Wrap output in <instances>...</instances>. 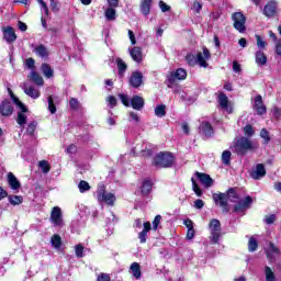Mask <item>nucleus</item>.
I'll list each match as a JSON object with an SVG mask.
<instances>
[{
  "instance_id": "nucleus-1",
  "label": "nucleus",
  "mask_w": 281,
  "mask_h": 281,
  "mask_svg": "<svg viewBox=\"0 0 281 281\" xmlns=\"http://www.w3.org/2000/svg\"><path fill=\"white\" fill-rule=\"evenodd\" d=\"M238 196V191L236 188H229L226 192L213 193V201L215 205L222 207L223 212L227 214L229 212V201L231 203H236Z\"/></svg>"
},
{
  "instance_id": "nucleus-2",
  "label": "nucleus",
  "mask_w": 281,
  "mask_h": 281,
  "mask_svg": "<svg viewBox=\"0 0 281 281\" xmlns=\"http://www.w3.org/2000/svg\"><path fill=\"white\" fill-rule=\"evenodd\" d=\"M155 168H172L175 166V155L170 151H160L151 160Z\"/></svg>"
},
{
  "instance_id": "nucleus-3",
  "label": "nucleus",
  "mask_w": 281,
  "mask_h": 281,
  "mask_svg": "<svg viewBox=\"0 0 281 281\" xmlns=\"http://www.w3.org/2000/svg\"><path fill=\"white\" fill-rule=\"evenodd\" d=\"M233 148L239 157H245L249 151L256 150L254 146V142L248 137L241 136L239 137L233 145Z\"/></svg>"
},
{
  "instance_id": "nucleus-4",
  "label": "nucleus",
  "mask_w": 281,
  "mask_h": 281,
  "mask_svg": "<svg viewBox=\"0 0 281 281\" xmlns=\"http://www.w3.org/2000/svg\"><path fill=\"white\" fill-rule=\"evenodd\" d=\"M97 200L99 203H105L106 205L113 207L117 199L115 198V193H106V184L100 182L97 187Z\"/></svg>"
},
{
  "instance_id": "nucleus-5",
  "label": "nucleus",
  "mask_w": 281,
  "mask_h": 281,
  "mask_svg": "<svg viewBox=\"0 0 281 281\" xmlns=\"http://www.w3.org/2000/svg\"><path fill=\"white\" fill-rule=\"evenodd\" d=\"M231 19L233 21L234 30L239 32V34H245L247 32V26L245 25V23H247V16H245L243 12H234Z\"/></svg>"
},
{
  "instance_id": "nucleus-6",
  "label": "nucleus",
  "mask_w": 281,
  "mask_h": 281,
  "mask_svg": "<svg viewBox=\"0 0 281 281\" xmlns=\"http://www.w3.org/2000/svg\"><path fill=\"white\" fill-rule=\"evenodd\" d=\"M209 229L211 232L210 241L212 245H218V240H221V221L216 218H212L209 223Z\"/></svg>"
},
{
  "instance_id": "nucleus-7",
  "label": "nucleus",
  "mask_w": 281,
  "mask_h": 281,
  "mask_svg": "<svg viewBox=\"0 0 281 281\" xmlns=\"http://www.w3.org/2000/svg\"><path fill=\"white\" fill-rule=\"evenodd\" d=\"M251 205H254V198L246 195L233 206V214H245V211L250 210Z\"/></svg>"
},
{
  "instance_id": "nucleus-8",
  "label": "nucleus",
  "mask_w": 281,
  "mask_h": 281,
  "mask_svg": "<svg viewBox=\"0 0 281 281\" xmlns=\"http://www.w3.org/2000/svg\"><path fill=\"white\" fill-rule=\"evenodd\" d=\"M262 14L267 19H276L278 16V2L276 0L268 1L262 9Z\"/></svg>"
},
{
  "instance_id": "nucleus-9",
  "label": "nucleus",
  "mask_w": 281,
  "mask_h": 281,
  "mask_svg": "<svg viewBox=\"0 0 281 281\" xmlns=\"http://www.w3.org/2000/svg\"><path fill=\"white\" fill-rule=\"evenodd\" d=\"M188 78V71L183 68H178L175 72L167 75L168 87H171L177 80H186Z\"/></svg>"
},
{
  "instance_id": "nucleus-10",
  "label": "nucleus",
  "mask_w": 281,
  "mask_h": 281,
  "mask_svg": "<svg viewBox=\"0 0 281 281\" xmlns=\"http://www.w3.org/2000/svg\"><path fill=\"white\" fill-rule=\"evenodd\" d=\"M15 106L20 109V111H18L16 123L19 126H25V124H27V115H25V113H30V109L21 101L20 103H15Z\"/></svg>"
},
{
  "instance_id": "nucleus-11",
  "label": "nucleus",
  "mask_w": 281,
  "mask_h": 281,
  "mask_svg": "<svg viewBox=\"0 0 281 281\" xmlns=\"http://www.w3.org/2000/svg\"><path fill=\"white\" fill-rule=\"evenodd\" d=\"M8 198L11 205H21L23 203V195H8V191L3 190V187H0V201Z\"/></svg>"
},
{
  "instance_id": "nucleus-12",
  "label": "nucleus",
  "mask_w": 281,
  "mask_h": 281,
  "mask_svg": "<svg viewBox=\"0 0 281 281\" xmlns=\"http://www.w3.org/2000/svg\"><path fill=\"white\" fill-rule=\"evenodd\" d=\"M50 222L55 227L63 225V210L59 206H54L50 212Z\"/></svg>"
},
{
  "instance_id": "nucleus-13",
  "label": "nucleus",
  "mask_w": 281,
  "mask_h": 281,
  "mask_svg": "<svg viewBox=\"0 0 281 281\" xmlns=\"http://www.w3.org/2000/svg\"><path fill=\"white\" fill-rule=\"evenodd\" d=\"M14 113V106L12 105V102L9 101V99H4L0 103V115L2 117H10Z\"/></svg>"
},
{
  "instance_id": "nucleus-14",
  "label": "nucleus",
  "mask_w": 281,
  "mask_h": 281,
  "mask_svg": "<svg viewBox=\"0 0 281 281\" xmlns=\"http://www.w3.org/2000/svg\"><path fill=\"white\" fill-rule=\"evenodd\" d=\"M128 82L134 89H139L144 85V74L142 71H133Z\"/></svg>"
},
{
  "instance_id": "nucleus-15",
  "label": "nucleus",
  "mask_w": 281,
  "mask_h": 281,
  "mask_svg": "<svg viewBox=\"0 0 281 281\" xmlns=\"http://www.w3.org/2000/svg\"><path fill=\"white\" fill-rule=\"evenodd\" d=\"M195 177L204 188H212L214 186V179L207 173L195 171Z\"/></svg>"
},
{
  "instance_id": "nucleus-16",
  "label": "nucleus",
  "mask_w": 281,
  "mask_h": 281,
  "mask_svg": "<svg viewBox=\"0 0 281 281\" xmlns=\"http://www.w3.org/2000/svg\"><path fill=\"white\" fill-rule=\"evenodd\" d=\"M254 109L257 115H265V113H267V105H265V101H262V95L258 94L255 97Z\"/></svg>"
},
{
  "instance_id": "nucleus-17",
  "label": "nucleus",
  "mask_w": 281,
  "mask_h": 281,
  "mask_svg": "<svg viewBox=\"0 0 281 281\" xmlns=\"http://www.w3.org/2000/svg\"><path fill=\"white\" fill-rule=\"evenodd\" d=\"M143 231L138 233V240L140 245L146 244V240L148 238V232L153 229L150 222H145L143 224Z\"/></svg>"
},
{
  "instance_id": "nucleus-18",
  "label": "nucleus",
  "mask_w": 281,
  "mask_h": 281,
  "mask_svg": "<svg viewBox=\"0 0 281 281\" xmlns=\"http://www.w3.org/2000/svg\"><path fill=\"white\" fill-rule=\"evenodd\" d=\"M267 176V169L263 164H257L256 170L250 171L251 179L258 180Z\"/></svg>"
},
{
  "instance_id": "nucleus-19",
  "label": "nucleus",
  "mask_w": 281,
  "mask_h": 281,
  "mask_svg": "<svg viewBox=\"0 0 281 281\" xmlns=\"http://www.w3.org/2000/svg\"><path fill=\"white\" fill-rule=\"evenodd\" d=\"M145 104H146V101H144V98L135 94L131 99L130 106H132V109H134V111H142V109H144Z\"/></svg>"
},
{
  "instance_id": "nucleus-20",
  "label": "nucleus",
  "mask_w": 281,
  "mask_h": 281,
  "mask_svg": "<svg viewBox=\"0 0 281 281\" xmlns=\"http://www.w3.org/2000/svg\"><path fill=\"white\" fill-rule=\"evenodd\" d=\"M3 38L7 43H14L16 41V32L14 31V27L7 26L3 29Z\"/></svg>"
},
{
  "instance_id": "nucleus-21",
  "label": "nucleus",
  "mask_w": 281,
  "mask_h": 281,
  "mask_svg": "<svg viewBox=\"0 0 281 281\" xmlns=\"http://www.w3.org/2000/svg\"><path fill=\"white\" fill-rule=\"evenodd\" d=\"M153 192V180L146 178L140 184V194L142 196H148Z\"/></svg>"
},
{
  "instance_id": "nucleus-22",
  "label": "nucleus",
  "mask_w": 281,
  "mask_h": 281,
  "mask_svg": "<svg viewBox=\"0 0 281 281\" xmlns=\"http://www.w3.org/2000/svg\"><path fill=\"white\" fill-rule=\"evenodd\" d=\"M7 181L11 190H19L21 188V182L19 181V179H16V176H14L13 172H9L7 175Z\"/></svg>"
},
{
  "instance_id": "nucleus-23",
  "label": "nucleus",
  "mask_w": 281,
  "mask_h": 281,
  "mask_svg": "<svg viewBox=\"0 0 281 281\" xmlns=\"http://www.w3.org/2000/svg\"><path fill=\"white\" fill-rule=\"evenodd\" d=\"M200 130L202 132V135L205 137L214 136V127L212 126V123H210V122H202L200 125Z\"/></svg>"
},
{
  "instance_id": "nucleus-24",
  "label": "nucleus",
  "mask_w": 281,
  "mask_h": 281,
  "mask_svg": "<svg viewBox=\"0 0 281 281\" xmlns=\"http://www.w3.org/2000/svg\"><path fill=\"white\" fill-rule=\"evenodd\" d=\"M130 56L132 57V60H134L135 63H142V60H144V54L142 53V47L139 46H134L130 50Z\"/></svg>"
},
{
  "instance_id": "nucleus-25",
  "label": "nucleus",
  "mask_w": 281,
  "mask_h": 281,
  "mask_svg": "<svg viewBox=\"0 0 281 281\" xmlns=\"http://www.w3.org/2000/svg\"><path fill=\"white\" fill-rule=\"evenodd\" d=\"M150 8H153V0H142L139 10L144 16L150 14Z\"/></svg>"
},
{
  "instance_id": "nucleus-26",
  "label": "nucleus",
  "mask_w": 281,
  "mask_h": 281,
  "mask_svg": "<svg viewBox=\"0 0 281 281\" xmlns=\"http://www.w3.org/2000/svg\"><path fill=\"white\" fill-rule=\"evenodd\" d=\"M130 271L136 280L142 278V266L138 262H133L130 267Z\"/></svg>"
},
{
  "instance_id": "nucleus-27",
  "label": "nucleus",
  "mask_w": 281,
  "mask_h": 281,
  "mask_svg": "<svg viewBox=\"0 0 281 281\" xmlns=\"http://www.w3.org/2000/svg\"><path fill=\"white\" fill-rule=\"evenodd\" d=\"M116 67L119 69V77L124 78V74H126V69H128V65H126V63H124L122 58L117 57Z\"/></svg>"
},
{
  "instance_id": "nucleus-28",
  "label": "nucleus",
  "mask_w": 281,
  "mask_h": 281,
  "mask_svg": "<svg viewBox=\"0 0 281 281\" xmlns=\"http://www.w3.org/2000/svg\"><path fill=\"white\" fill-rule=\"evenodd\" d=\"M34 53L36 56H40V58H47L49 56V52L47 50V47L43 44L37 45L34 48Z\"/></svg>"
},
{
  "instance_id": "nucleus-29",
  "label": "nucleus",
  "mask_w": 281,
  "mask_h": 281,
  "mask_svg": "<svg viewBox=\"0 0 281 281\" xmlns=\"http://www.w3.org/2000/svg\"><path fill=\"white\" fill-rule=\"evenodd\" d=\"M217 102L221 109H228L229 106V99L227 98V94H225L224 92L218 93Z\"/></svg>"
},
{
  "instance_id": "nucleus-30",
  "label": "nucleus",
  "mask_w": 281,
  "mask_h": 281,
  "mask_svg": "<svg viewBox=\"0 0 281 281\" xmlns=\"http://www.w3.org/2000/svg\"><path fill=\"white\" fill-rule=\"evenodd\" d=\"M24 93L29 95V98H33V100L41 98V91L36 90L33 86L24 88Z\"/></svg>"
},
{
  "instance_id": "nucleus-31",
  "label": "nucleus",
  "mask_w": 281,
  "mask_h": 281,
  "mask_svg": "<svg viewBox=\"0 0 281 281\" xmlns=\"http://www.w3.org/2000/svg\"><path fill=\"white\" fill-rule=\"evenodd\" d=\"M41 70H42L43 75L45 76V78H54V68H52V66L49 64H47V63L42 64Z\"/></svg>"
},
{
  "instance_id": "nucleus-32",
  "label": "nucleus",
  "mask_w": 281,
  "mask_h": 281,
  "mask_svg": "<svg viewBox=\"0 0 281 281\" xmlns=\"http://www.w3.org/2000/svg\"><path fill=\"white\" fill-rule=\"evenodd\" d=\"M255 60L258 65L265 66L267 65V55L262 50H257L255 55Z\"/></svg>"
},
{
  "instance_id": "nucleus-33",
  "label": "nucleus",
  "mask_w": 281,
  "mask_h": 281,
  "mask_svg": "<svg viewBox=\"0 0 281 281\" xmlns=\"http://www.w3.org/2000/svg\"><path fill=\"white\" fill-rule=\"evenodd\" d=\"M50 245H53L55 249H60V247H63V238L60 237V235H53L50 238Z\"/></svg>"
},
{
  "instance_id": "nucleus-34",
  "label": "nucleus",
  "mask_w": 281,
  "mask_h": 281,
  "mask_svg": "<svg viewBox=\"0 0 281 281\" xmlns=\"http://www.w3.org/2000/svg\"><path fill=\"white\" fill-rule=\"evenodd\" d=\"M31 80L32 82L37 85V87H43V85L45 83V81L43 80V77H41V75L36 71L31 72Z\"/></svg>"
},
{
  "instance_id": "nucleus-35",
  "label": "nucleus",
  "mask_w": 281,
  "mask_h": 281,
  "mask_svg": "<svg viewBox=\"0 0 281 281\" xmlns=\"http://www.w3.org/2000/svg\"><path fill=\"white\" fill-rule=\"evenodd\" d=\"M104 16L106 21H115V19L117 18V11H115L114 8L110 7L105 10Z\"/></svg>"
},
{
  "instance_id": "nucleus-36",
  "label": "nucleus",
  "mask_w": 281,
  "mask_h": 281,
  "mask_svg": "<svg viewBox=\"0 0 281 281\" xmlns=\"http://www.w3.org/2000/svg\"><path fill=\"white\" fill-rule=\"evenodd\" d=\"M222 164L224 166H232V151L231 150H224L222 153Z\"/></svg>"
},
{
  "instance_id": "nucleus-37",
  "label": "nucleus",
  "mask_w": 281,
  "mask_h": 281,
  "mask_svg": "<svg viewBox=\"0 0 281 281\" xmlns=\"http://www.w3.org/2000/svg\"><path fill=\"white\" fill-rule=\"evenodd\" d=\"M38 168H41V170L44 175H47V172H49V170H52V165H49V162L47 160H41V161H38Z\"/></svg>"
},
{
  "instance_id": "nucleus-38",
  "label": "nucleus",
  "mask_w": 281,
  "mask_h": 281,
  "mask_svg": "<svg viewBox=\"0 0 281 281\" xmlns=\"http://www.w3.org/2000/svg\"><path fill=\"white\" fill-rule=\"evenodd\" d=\"M156 117H166V104H159L155 108Z\"/></svg>"
},
{
  "instance_id": "nucleus-39",
  "label": "nucleus",
  "mask_w": 281,
  "mask_h": 281,
  "mask_svg": "<svg viewBox=\"0 0 281 281\" xmlns=\"http://www.w3.org/2000/svg\"><path fill=\"white\" fill-rule=\"evenodd\" d=\"M265 273H266V281H276V272L271 270V267L266 266Z\"/></svg>"
},
{
  "instance_id": "nucleus-40",
  "label": "nucleus",
  "mask_w": 281,
  "mask_h": 281,
  "mask_svg": "<svg viewBox=\"0 0 281 281\" xmlns=\"http://www.w3.org/2000/svg\"><path fill=\"white\" fill-rule=\"evenodd\" d=\"M260 137L263 139V146H267L269 142H271V136H269V131L267 128L260 131Z\"/></svg>"
},
{
  "instance_id": "nucleus-41",
  "label": "nucleus",
  "mask_w": 281,
  "mask_h": 281,
  "mask_svg": "<svg viewBox=\"0 0 281 281\" xmlns=\"http://www.w3.org/2000/svg\"><path fill=\"white\" fill-rule=\"evenodd\" d=\"M184 60L187 61V65H189V67H196V56H194L193 54H187Z\"/></svg>"
},
{
  "instance_id": "nucleus-42",
  "label": "nucleus",
  "mask_w": 281,
  "mask_h": 281,
  "mask_svg": "<svg viewBox=\"0 0 281 281\" xmlns=\"http://www.w3.org/2000/svg\"><path fill=\"white\" fill-rule=\"evenodd\" d=\"M191 182H192V190L193 192H195L196 196H203V190L201 189V187H199V183H196V180H194V178H191Z\"/></svg>"
},
{
  "instance_id": "nucleus-43",
  "label": "nucleus",
  "mask_w": 281,
  "mask_h": 281,
  "mask_svg": "<svg viewBox=\"0 0 281 281\" xmlns=\"http://www.w3.org/2000/svg\"><path fill=\"white\" fill-rule=\"evenodd\" d=\"M258 249V240L256 237H250L248 241V251H256Z\"/></svg>"
},
{
  "instance_id": "nucleus-44",
  "label": "nucleus",
  "mask_w": 281,
  "mask_h": 281,
  "mask_svg": "<svg viewBox=\"0 0 281 281\" xmlns=\"http://www.w3.org/2000/svg\"><path fill=\"white\" fill-rule=\"evenodd\" d=\"M78 188L81 193L89 192V190H91V186L85 180L79 182Z\"/></svg>"
},
{
  "instance_id": "nucleus-45",
  "label": "nucleus",
  "mask_w": 281,
  "mask_h": 281,
  "mask_svg": "<svg viewBox=\"0 0 281 281\" xmlns=\"http://www.w3.org/2000/svg\"><path fill=\"white\" fill-rule=\"evenodd\" d=\"M196 64L200 65V67H207V61L205 60V57H203V53H198L195 57Z\"/></svg>"
},
{
  "instance_id": "nucleus-46",
  "label": "nucleus",
  "mask_w": 281,
  "mask_h": 281,
  "mask_svg": "<svg viewBox=\"0 0 281 281\" xmlns=\"http://www.w3.org/2000/svg\"><path fill=\"white\" fill-rule=\"evenodd\" d=\"M244 134L246 135V137H254V135H256V131H254V125L247 124L244 127Z\"/></svg>"
},
{
  "instance_id": "nucleus-47",
  "label": "nucleus",
  "mask_w": 281,
  "mask_h": 281,
  "mask_svg": "<svg viewBox=\"0 0 281 281\" xmlns=\"http://www.w3.org/2000/svg\"><path fill=\"white\" fill-rule=\"evenodd\" d=\"M36 122L29 123L26 126V135H30L32 137V135H34V133L36 132Z\"/></svg>"
},
{
  "instance_id": "nucleus-48",
  "label": "nucleus",
  "mask_w": 281,
  "mask_h": 281,
  "mask_svg": "<svg viewBox=\"0 0 281 281\" xmlns=\"http://www.w3.org/2000/svg\"><path fill=\"white\" fill-rule=\"evenodd\" d=\"M69 108L71 111H78V109H80V101H78L76 98H70Z\"/></svg>"
},
{
  "instance_id": "nucleus-49",
  "label": "nucleus",
  "mask_w": 281,
  "mask_h": 281,
  "mask_svg": "<svg viewBox=\"0 0 281 281\" xmlns=\"http://www.w3.org/2000/svg\"><path fill=\"white\" fill-rule=\"evenodd\" d=\"M278 221V216L276 214L266 215L265 223L266 225H273Z\"/></svg>"
},
{
  "instance_id": "nucleus-50",
  "label": "nucleus",
  "mask_w": 281,
  "mask_h": 281,
  "mask_svg": "<svg viewBox=\"0 0 281 281\" xmlns=\"http://www.w3.org/2000/svg\"><path fill=\"white\" fill-rule=\"evenodd\" d=\"M75 254L77 256V258H82L83 254H85V246L81 244H78L75 247Z\"/></svg>"
},
{
  "instance_id": "nucleus-51",
  "label": "nucleus",
  "mask_w": 281,
  "mask_h": 281,
  "mask_svg": "<svg viewBox=\"0 0 281 281\" xmlns=\"http://www.w3.org/2000/svg\"><path fill=\"white\" fill-rule=\"evenodd\" d=\"M119 98H120L123 106H131V100L128 99L127 94L120 93Z\"/></svg>"
},
{
  "instance_id": "nucleus-52",
  "label": "nucleus",
  "mask_w": 281,
  "mask_h": 281,
  "mask_svg": "<svg viewBox=\"0 0 281 281\" xmlns=\"http://www.w3.org/2000/svg\"><path fill=\"white\" fill-rule=\"evenodd\" d=\"M256 38H257V47H259V49H265V47H267V42L262 40V36L260 35H256Z\"/></svg>"
},
{
  "instance_id": "nucleus-53",
  "label": "nucleus",
  "mask_w": 281,
  "mask_h": 281,
  "mask_svg": "<svg viewBox=\"0 0 281 281\" xmlns=\"http://www.w3.org/2000/svg\"><path fill=\"white\" fill-rule=\"evenodd\" d=\"M48 110L52 114L56 113V104L54 103V98L52 95L48 97Z\"/></svg>"
},
{
  "instance_id": "nucleus-54",
  "label": "nucleus",
  "mask_w": 281,
  "mask_h": 281,
  "mask_svg": "<svg viewBox=\"0 0 281 281\" xmlns=\"http://www.w3.org/2000/svg\"><path fill=\"white\" fill-rule=\"evenodd\" d=\"M161 223V215H156L153 221V229L154 232H157L159 229V224Z\"/></svg>"
},
{
  "instance_id": "nucleus-55",
  "label": "nucleus",
  "mask_w": 281,
  "mask_h": 281,
  "mask_svg": "<svg viewBox=\"0 0 281 281\" xmlns=\"http://www.w3.org/2000/svg\"><path fill=\"white\" fill-rule=\"evenodd\" d=\"M7 91L10 95L13 104H19L21 102V100L18 99L16 94H14V92L10 88H7Z\"/></svg>"
},
{
  "instance_id": "nucleus-56",
  "label": "nucleus",
  "mask_w": 281,
  "mask_h": 281,
  "mask_svg": "<svg viewBox=\"0 0 281 281\" xmlns=\"http://www.w3.org/2000/svg\"><path fill=\"white\" fill-rule=\"evenodd\" d=\"M50 8L55 14H57V12H60V4L55 0L50 1Z\"/></svg>"
},
{
  "instance_id": "nucleus-57",
  "label": "nucleus",
  "mask_w": 281,
  "mask_h": 281,
  "mask_svg": "<svg viewBox=\"0 0 281 281\" xmlns=\"http://www.w3.org/2000/svg\"><path fill=\"white\" fill-rule=\"evenodd\" d=\"M158 5H159L161 12H170V5H168L166 2H164V0H160L158 2Z\"/></svg>"
},
{
  "instance_id": "nucleus-58",
  "label": "nucleus",
  "mask_w": 281,
  "mask_h": 281,
  "mask_svg": "<svg viewBox=\"0 0 281 281\" xmlns=\"http://www.w3.org/2000/svg\"><path fill=\"white\" fill-rule=\"evenodd\" d=\"M205 202H203L201 199L195 200L193 203V207H195V210H203Z\"/></svg>"
},
{
  "instance_id": "nucleus-59",
  "label": "nucleus",
  "mask_w": 281,
  "mask_h": 281,
  "mask_svg": "<svg viewBox=\"0 0 281 281\" xmlns=\"http://www.w3.org/2000/svg\"><path fill=\"white\" fill-rule=\"evenodd\" d=\"M97 281H111V276L109 273L101 272L98 276Z\"/></svg>"
},
{
  "instance_id": "nucleus-60",
  "label": "nucleus",
  "mask_w": 281,
  "mask_h": 281,
  "mask_svg": "<svg viewBox=\"0 0 281 281\" xmlns=\"http://www.w3.org/2000/svg\"><path fill=\"white\" fill-rule=\"evenodd\" d=\"M108 102H109L111 109H114V106H117V99L114 95H109Z\"/></svg>"
},
{
  "instance_id": "nucleus-61",
  "label": "nucleus",
  "mask_w": 281,
  "mask_h": 281,
  "mask_svg": "<svg viewBox=\"0 0 281 281\" xmlns=\"http://www.w3.org/2000/svg\"><path fill=\"white\" fill-rule=\"evenodd\" d=\"M66 151L69 155H76V153H78V147L75 144H71L67 147Z\"/></svg>"
},
{
  "instance_id": "nucleus-62",
  "label": "nucleus",
  "mask_w": 281,
  "mask_h": 281,
  "mask_svg": "<svg viewBox=\"0 0 281 281\" xmlns=\"http://www.w3.org/2000/svg\"><path fill=\"white\" fill-rule=\"evenodd\" d=\"M271 111L277 120L281 117V108L274 105Z\"/></svg>"
},
{
  "instance_id": "nucleus-63",
  "label": "nucleus",
  "mask_w": 281,
  "mask_h": 281,
  "mask_svg": "<svg viewBox=\"0 0 281 281\" xmlns=\"http://www.w3.org/2000/svg\"><path fill=\"white\" fill-rule=\"evenodd\" d=\"M35 64L36 61L34 60V58L32 57L26 58L25 65L29 69H34Z\"/></svg>"
},
{
  "instance_id": "nucleus-64",
  "label": "nucleus",
  "mask_w": 281,
  "mask_h": 281,
  "mask_svg": "<svg viewBox=\"0 0 281 281\" xmlns=\"http://www.w3.org/2000/svg\"><path fill=\"white\" fill-rule=\"evenodd\" d=\"M233 70L236 74H240V71H243V68L240 67V64L236 60L233 61Z\"/></svg>"
}]
</instances>
